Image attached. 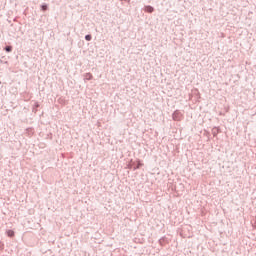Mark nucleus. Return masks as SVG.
<instances>
[{"mask_svg": "<svg viewBox=\"0 0 256 256\" xmlns=\"http://www.w3.org/2000/svg\"><path fill=\"white\" fill-rule=\"evenodd\" d=\"M85 39L86 41H91V35H86Z\"/></svg>", "mask_w": 256, "mask_h": 256, "instance_id": "nucleus-4", "label": "nucleus"}, {"mask_svg": "<svg viewBox=\"0 0 256 256\" xmlns=\"http://www.w3.org/2000/svg\"><path fill=\"white\" fill-rule=\"evenodd\" d=\"M141 165H142V164H141V163H139V164H138V167H140Z\"/></svg>", "mask_w": 256, "mask_h": 256, "instance_id": "nucleus-7", "label": "nucleus"}, {"mask_svg": "<svg viewBox=\"0 0 256 256\" xmlns=\"http://www.w3.org/2000/svg\"><path fill=\"white\" fill-rule=\"evenodd\" d=\"M42 11H47V5H42Z\"/></svg>", "mask_w": 256, "mask_h": 256, "instance_id": "nucleus-6", "label": "nucleus"}, {"mask_svg": "<svg viewBox=\"0 0 256 256\" xmlns=\"http://www.w3.org/2000/svg\"><path fill=\"white\" fill-rule=\"evenodd\" d=\"M7 235L8 237H15V232L13 230H8Z\"/></svg>", "mask_w": 256, "mask_h": 256, "instance_id": "nucleus-2", "label": "nucleus"}, {"mask_svg": "<svg viewBox=\"0 0 256 256\" xmlns=\"http://www.w3.org/2000/svg\"><path fill=\"white\" fill-rule=\"evenodd\" d=\"M145 11H146V13H153L154 9L151 6H146Z\"/></svg>", "mask_w": 256, "mask_h": 256, "instance_id": "nucleus-1", "label": "nucleus"}, {"mask_svg": "<svg viewBox=\"0 0 256 256\" xmlns=\"http://www.w3.org/2000/svg\"><path fill=\"white\" fill-rule=\"evenodd\" d=\"M177 115H179V113L175 112V113L173 114V119L177 120Z\"/></svg>", "mask_w": 256, "mask_h": 256, "instance_id": "nucleus-5", "label": "nucleus"}, {"mask_svg": "<svg viewBox=\"0 0 256 256\" xmlns=\"http://www.w3.org/2000/svg\"><path fill=\"white\" fill-rule=\"evenodd\" d=\"M11 50H12L11 46H7V47L5 48V51H7L8 53H11Z\"/></svg>", "mask_w": 256, "mask_h": 256, "instance_id": "nucleus-3", "label": "nucleus"}]
</instances>
